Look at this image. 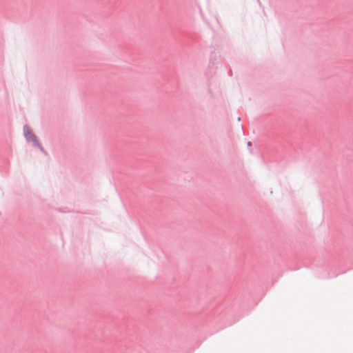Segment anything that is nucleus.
<instances>
[{
  "instance_id": "1",
  "label": "nucleus",
  "mask_w": 353,
  "mask_h": 353,
  "mask_svg": "<svg viewBox=\"0 0 353 353\" xmlns=\"http://www.w3.org/2000/svg\"><path fill=\"white\" fill-rule=\"evenodd\" d=\"M24 134L26 139L28 141H32L35 144H38L36 136L30 131V130L28 128H24Z\"/></svg>"
}]
</instances>
